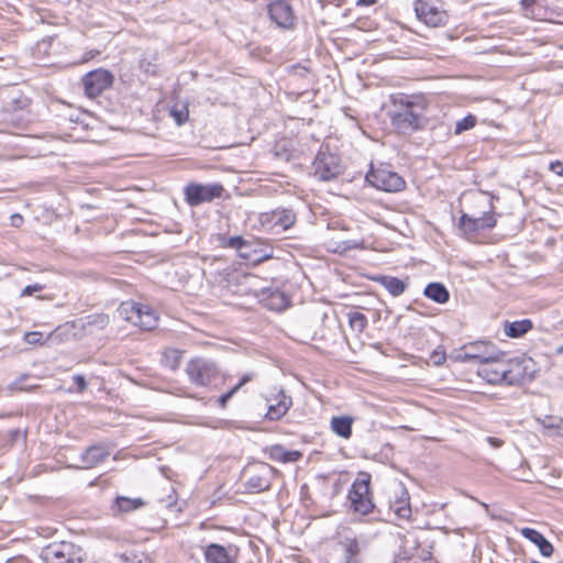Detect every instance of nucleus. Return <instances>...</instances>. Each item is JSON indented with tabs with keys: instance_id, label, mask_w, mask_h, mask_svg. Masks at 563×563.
Returning <instances> with one entry per match:
<instances>
[{
	"instance_id": "1",
	"label": "nucleus",
	"mask_w": 563,
	"mask_h": 563,
	"mask_svg": "<svg viewBox=\"0 0 563 563\" xmlns=\"http://www.w3.org/2000/svg\"><path fill=\"white\" fill-rule=\"evenodd\" d=\"M391 102L394 110L390 112V121L398 133L407 135L422 129L427 109L422 96L393 95Z\"/></svg>"
},
{
	"instance_id": "2",
	"label": "nucleus",
	"mask_w": 563,
	"mask_h": 563,
	"mask_svg": "<svg viewBox=\"0 0 563 563\" xmlns=\"http://www.w3.org/2000/svg\"><path fill=\"white\" fill-rule=\"evenodd\" d=\"M238 284L230 290L240 296L252 295L265 308L273 311H283L290 305V298L277 286L260 287V279L253 275H236Z\"/></svg>"
},
{
	"instance_id": "3",
	"label": "nucleus",
	"mask_w": 563,
	"mask_h": 563,
	"mask_svg": "<svg viewBox=\"0 0 563 563\" xmlns=\"http://www.w3.org/2000/svg\"><path fill=\"white\" fill-rule=\"evenodd\" d=\"M478 376L492 385H518L525 374L517 361L507 360L505 353L496 351L493 360L485 361L477 371Z\"/></svg>"
},
{
	"instance_id": "4",
	"label": "nucleus",
	"mask_w": 563,
	"mask_h": 563,
	"mask_svg": "<svg viewBox=\"0 0 563 563\" xmlns=\"http://www.w3.org/2000/svg\"><path fill=\"white\" fill-rule=\"evenodd\" d=\"M475 203L477 207L482 208V210L464 212L460 219V228L467 235L479 230L490 229L496 224L492 200L484 195H477L475 197Z\"/></svg>"
},
{
	"instance_id": "5",
	"label": "nucleus",
	"mask_w": 563,
	"mask_h": 563,
	"mask_svg": "<svg viewBox=\"0 0 563 563\" xmlns=\"http://www.w3.org/2000/svg\"><path fill=\"white\" fill-rule=\"evenodd\" d=\"M118 314L141 330L151 331L157 327L158 314L147 305L134 301H124L118 308Z\"/></svg>"
},
{
	"instance_id": "6",
	"label": "nucleus",
	"mask_w": 563,
	"mask_h": 563,
	"mask_svg": "<svg viewBox=\"0 0 563 563\" xmlns=\"http://www.w3.org/2000/svg\"><path fill=\"white\" fill-rule=\"evenodd\" d=\"M84 550L73 542H53L46 545L41 558L45 563H82Z\"/></svg>"
},
{
	"instance_id": "7",
	"label": "nucleus",
	"mask_w": 563,
	"mask_h": 563,
	"mask_svg": "<svg viewBox=\"0 0 563 563\" xmlns=\"http://www.w3.org/2000/svg\"><path fill=\"white\" fill-rule=\"evenodd\" d=\"M369 483L371 475L362 474V477L353 483L349 492V500L353 511L362 516L368 515L374 509Z\"/></svg>"
},
{
	"instance_id": "8",
	"label": "nucleus",
	"mask_w": 563,
	"mask_h": 563,
	"mask_svg": "<svg viewBox=\"0 0 563 563\" xmlns=\"http://www.w3.org/2000/svg\"><path fill=\"white\" fill-rule=\"evenodd\" d=\"M224 188L219 183L198 184L190 183L184 188L185 200L190 207H197L220 198Z\"/></svg>"
},
{
	"instance_id": "9",
	"label": "nucleus",
	"mask_w": 563,
	"mask_h": 563,
	"mask_svg": "<svg viewBox=\"0 0 563 563\" xmlns=\"http://www.w3.org/2000/svg\"><path fill=\"white\" fill-rule=\"evenodd\" d=\"M496 351L495 345L488 341H475L464 344L453 357L459 362L474 361L482 365L485 361L493 360Z\"/></svg>"
},
{
	"instance_id": "10",
	"label": "nucleus",
	"mask_w": 563,
	"mask_h": 563,
	"mask_svg": "<svg viewBox=\"0 0 563 563\" xmlns=\"http://www.w3.org/2000/svg\"><path fill=\"white\" fill-rule=\"evenodd\" d=\"M365 178L373 187L388 192L399 191L404 189L406 185L400 175L386 167L372 168L366 174Z\"/></svg>"
},
{
	"instance_id": "11",
	"label": "nucleus",
	"mask_w": 563,
	"mask_h": 563,
	"mask_svg": "<svg viewBox=\"0 0 563 563\" xmlns=\"http://www.w3.org/2000/svg\"><path fill=\"white\" fill-rule=\"evenodd\" d=\"M186 373L192 384L208 386L217 378L219 371L213 362L197 357L189 361L186 366Z\"/></svg>"
},
{
	"instance_id": "12",
	"label": "nucleus",
	"mask_w": 563,
	"mask_h": 563,
	"mask_svg": "<svg viewBox=\"0 0 563 563\" xmlns=\"http://www.w3.org/2000/svg\"><path fill=\"white\" fill-rule=\"evenodd\" d=\"M296 216L290 209H277L260 216L262 227L274 234H279L294 225Z\"/></svg>"
},
{
	"instance_id": "13",
	"label": "nucleus",
	"mask_w": 563,
	"mask_h": 563,
	"mask_svg": "<svg viewBox=\"0 0 563 563\" xmlns=\"http://www.w3.org/2000/svg\"><path fill=\"white\" fill-rule=\"evenodd\" d=\"M313 173L323 181L334 179L341 173L339 156L321 150L313 162Z\"/></svg>"
},
{
	"instance_id": "14",
	"label": "nucleus",
	"mask_w": 563,
	"mask_h": 563,
	"mask_svg": "<svg viewBox=\"0 0 563 563\" xmlns=\"http://www.w3.org/2000/svg\"><path fill=\"white\" fill-rule=\"evenodd\" d=\"M413 9L417 18L428 26L437 27L445 24L446 12L441 10L433 0H416Z\"/></svg>"
},
{
	"instance_id": "15",
	"label": "nucleus",
	"mask_w": 563,
	"mask_h": 563,
	"mask_svg": "<svg viewBox=\"0 0 563 563\" xmlns=\"http://www.w3.org/2000/svg\"><path fill=\"white\" fill-rule=\"evenodd\" d=\"M113 82V76L109 70L96 69L82 77L85 93L89 98H96L108 89Z\"/></svg>"
},
{
	"instance_id": "16",
	"label": "nucleus",
	"mask_w": 563,
	"mask_h": 563,
	"mask_svg": "<svg viewBox=\"0 0 563 563\" xmlns=\"http://www.w3.org/2000/svg\"><path fill=\"white\" fill-rule=\"evenodd\" d=\"M239 548L234 544L210 543L203 548L206 563H239Z\"/></svg>"
},
{
	"instance_id": "17",
	"label": "nucleus",
	"mask_w": 563,
	"mask_h": 563,
	"mask_svg": "<svg viewBox=\"0 0 563 563\" xmlns=\"http://www.w3.org/2000/svg\"><path fill=\"white\" fill-rule=\"evenodd\" d=\"M338 544L343 553L342 563H362L361 553L366 542L361 541L355 533L349 531L340 536Z\"/></svg>"
},
{
	"instance_id": "18",
	"label": "nucleus",
	"mask_w": 563,
	"mask_h": 563,
	"mask_svg": "<svg viewBox=\"0 0 563 563\" xmlns=\"http://www.w3.org/2000/svg\"><path fill=\"white\" fill-rule=\"evenodd\" d=\"M268 14L279 27L290 29L294 25V10L286 0H272L268 4Z\"/></svg>"
},
{
	"instance_id": "19",
	"label": "nucleus",
	"mask_w": 563,
	"mask_h": 563,
	"mask_svg": "<svg viewBox=\"0 0 563 563\" xmlns=\"http://www.w3.org/2000/svg\"><path fill=\"white\" fill-rule=\"evenodd\" d=\"M110 452L103 445H91L80 456L82 463L81 468H92L103 462Z\"/></svg>"
},
{
	"instance_id": "20",
	"label": "nucleus",
	"mask_w": 563,
	"mask_h": 563,
	"mask_svg": "<svg viewBox=\"0 0 563 563\" xmlns=\"http://www.w3.org/2000/svg\"><path fill=\"white\" fill-rule=\"evenodd\" d=\"M520 533L522 537L536 544L543 556L550 558L553 554V545L538 530L526 527L520 530Z\"/></svg>"
},
{
	"instance_id": "21",
	"label": "nucleus",
	"mask_w": 563,
	"mask_h": 563,
	"mask_svg": "<svg viewBox=\"0 0 563 563\" xmlns=\"http://www.w3.org/2000/svg\"><path fill=\"white\" fill-rule=\"evenodd\" d=\"M369 279L385 287L394 297L402 295L407 289L406 283L394 276L377 275L369 277Z\"/></svg>"
},
{
	"instance_id": "22",
	"label": "nucleus",
	"mask_w": 563,
	"mask_h": 563,
	"mask_svg": "<svg viewBox=\"0 0 563 563\" xmlns=\"http://www.w3.org/2000/svg\"><path fill=\"white\" fill-rule=\"evenodd\" d=\"M239 256L246 265L256 266L260 263L272 258L271 253H266L264 249H236Z\"/></svg>"
},
{
	"instance_id": "23",
	"label": "nucleus",
	"mask_w": 563,
	"mask_h": 563,
	"mask_svg": "<svg viewBox=\"0 0 563 563\" xmlns=\"http://www.w3.org/2000/svg\"><path fill=\"white\" fill-rule=\"evenodd\" d=\"M279 396L280 398L277 404H271L268 406L266 418L269 420H278L287 413L291 406V398L286 396L283 390L279 393Z\"/></svg>"
},
{
	"instance_id": "24",
	"label": "nucleus",
	"mask_w": 563,
	"mask_h": 563,
	"mask_svg": "<svg viewBox=\"0 0 563 563\" xmlns=\"http://www.w3.org/2000/svg\"><path fill=\"white\" fill-rule=\"evenodd\" d=\"M532 321L522 319L514 322L506 321L504 323V332L509 338H520L532 329Z\"/></svg>"
},
{
	"instance_id": "25",
	"label": "nucleus",
	"mask_w": 563,
	"mask_h": 563,
	"mask_svg": "<svg viewBox=\"0 0 563 563\" xmlns=\"http://www.w3.org/2000/svg\"><path fill=\"white\" fill-rule=\"evenodd\" d=\"M390 509L400 519H409L411 517V507L409 503V495L406 489L401 490L400 497L396 498L390 504Z\"/></svg>"
},
{
	"instance_id": "26",
	"label": "nucleus",
	"mask_w": 563,
	"mask_h": 563,
	"mask_svg": "<svg viewBox=\"0 0 563 563\" xmlns=\"http://www.w3.org/2000/svg\"><path fill=\"white\" fill-rule=\"evenodd\" d=\"M353 419L349 416L333 417L331 419L332 431L341 438L350 439L352 435Z\"/></svg>"
},
{
	"instance_id": "27",
	"label": "nucleus",
	"mask_w": 563,
	"mask_h": 563,
	"mask_svg": "<svg viewBox=\"0 0 563 563\" xmlns=\"http://www.w3.org/2000/svg\"><path fill=\"white\" fill-rule=\"evenodd\" d=\"M423 295L438 303H445L450 298L448 289L441 283L428 284L423 290Z\"/></svg>"
},
{
	"instance_id": "28",
	"label": "nucleus",
	"mask_w": 563,
	"mask_h": 563,
	"mask_svg": "<svg viewBox=\"0 0 563 563\" xmlns=\"http://www.w3.org/2000/svg\"><path fill=\"white\" fill-rule=\"evenodd\" d=\"M269 456L277 462L290 463L298 461L301 453L299 451H287L282 445H274L271 448Z\"/></svg>"
},
{
	"instance_id": "29",
	"label": "nucleus",
	"mask_w": 563,
	"mask_h": 563,
	"mask_svg": "<svg viewBox=\"0 0 563 563\" xmlns=\"http://www.w3.org/2000/svg\"><path fill=\"white\" fill-rule=\"evenodd\" d=\"M144 505L142 498H129L120 496L115 499V506L120 512H129L141 508Z\"/></svg>"
},
{
	"instance_id": "30",
	"label": "nucleus",
	"mask_w": 563,
	"mask_h": 563,
	"mask_svg": "<svg viewBox=\"0 0 563 563\" xmlns=\"http://www.w3.org/2000/svg\"><path fill=\"white\" fill-rule=\"evenodd\" d=\"M245 487L254 493L265 492L269 489L271 482L262 475H254L247 479Z\"/></svg>"
},
{
	"instance_id": "31",
	"label": "nucleus",
	"mask_w": 563,
	"mask_h": 563,
	"mask_svg": "<svg viewBox=\"0 0 563 563\" xmlns=\"http://www.w3.org/2000/svg\"><path fill=\"white\" fill-rule=\"evenodd\" d=\"M181 355L183 353L178 350H166L163 354L162 362L169 369L176 371L179 367Z\"/></svg>"
},
{
	"instance_id": "32",
	"label": "nucleus",
	"mask_w": 563,
	"mask_h": 563,
	"mask_svg": "<svg viewBox=\"0 0 563 563\" xmlns=\"http://www.w3.org/2000/svg\"><path fill=\"white\" fill-rule=\"evenodd\" d=\"M254 375L251 374V373H247V374H244L240 382L234 386L232 387L228 393L223 394L220 398H219V404L221 407H225L227 402L233 397V395L242 387L244 386L245 384H247L249 382H251L253 379Z\"/></svg>"
},
{
	"instance_id": "33",
	"label": "nucleus",
	"mask_w": 563,
	"mask_h": 563,
	"mask_svg": "<svg viewBox=\"0 0 563 563\" xmlns=\"http://www.w3.org/2000/svg\"><path fill=\"white\" fill-rule=\"evenodd\" d=\"M536 421L544 429L558 431L560 429L563 418L552 415H547L544 417H537Z\"/></svg>"
},
{
	"instance_id": "34",
	"label": "nucleus",
	"mask_w": 563,
	"mask_h": 563,
	"mask_svg": "<svg viewBox=\"0 0 563 563\" xmlns=\"http://www.w3.org/2000/svg\"><path fill=\"white\" fill-rule=\"evenodd\" d=\"M349 323H350V327L357 331V332H363L365 330V328L367 327V318L365 317V314L358 312V311H354V312H349Z\"/></svg>"
},
{
	"instance_id": "35",
	"label": "nucleus",
	"mask_w": 563,
	"mask_h": 563,
	"mask_svg": "<svg viewBox=\"0 0 563 563\" xmlns=\"http://www.w3.org/2000/svg\"><path fill=\"white\" fill-rule=\"evenodd\" d=\"M9 101H8V108H11L13 110L15 109H23L27 106L29 99L23 97L20 92H16L14 90L10 91Z\"/></svg>"
},
{
	"instance_id": "36",
	"label": "nucleus",
	"mask_w": 563,
	"mask_h": 563,
	"mask_svg": "<svg viewBox=\"0 0 563 563\" xmlns=\"http://www.w3.org/2000/svg\"><path fill=\"white\" fill-rule=\"evenodd\" d=\"M110 322L109 316L104 313L92 314L87 317V324L97 329H104Z\"/></svg>"
},
{
	"instance_id": "37",
	"label": "nucleus",
	"mask_w": 563,
	"mask_h": 563,
	"mask_svg": "<svg viewBox=\"0 0 563 563\" xmlns=\"http://www.w3.org/2000/svg\"><path fill=\"white\" fill-rule=\"evenodd\" d=\"M476 124V118L472 114L466 115L462 120H459L455 124V134H461L464 131H467L474 128Z\"/></svg>"
},
{
	"instance_id": "38",
	"label": "nucleus",
	"mask_w": 563,
	"mask_h": 563,
	"mask_svg": "<svg viewBox=\"0 0 563 563\" xmlns=\"http://www.w3.org/2000/svg\"><path fill=\"white\" fill-rule=\"evenodd\" d=\"M188 114L189 112L186 107L181 109L174 107L170 110V115L173 117L177 125H183L188 120Z\"/></svg>"
},
{
	"instance_id": "39",
	"label": "nucleus",
	"mask_w": 563,
	"mask_h": 563,
	"mask_svg": "<svg viewBox=\"0 0 563 563\" xmlns=\"http://www.w3.org/2000/svg\"><path fill=\"white\" fill-rule=\"evenodd\" d=\"M446 360V354H445V351L441 347V346H438L431 354H430V361L432 362L433 365L435 366H440L442 365Z\"/></svg>"
},
{
	"instance_id": "40",
	"label": "nucleus",
	"mask_w": 563,
	"mask_h": 563,
	"mask_svg": "<svg viewBox=\"0 0 563 563\" xmlns=\"http://www.w3.org/2000/svg\"><path fill=\"white\" fill-rule=\"evenodd\" d=\"M43 334L37 331L26 332L24 334V341L29 344H37L41 342Z\"/></svg>"
},
{
	"instance_id": "41",
	"label": "nucleus",
	"mask_w": 563,
	"mask_h": 563,
	"mask_svg": "<svg viewBox=\"0 0 563 563\" xmlns=\"http://www.w3.org/2000/svg\"><path fill=\"white\" fill-rule=\"evenodd\" d=\"M73 380L75 382V384L77 385V391L78 393H82L84 390H86L88 384H87V380L86 378L82 376V375H75L73 377Z\"/></svg>"
},
{
	"instance_id": "42",
	"label": "nucleus",
	"mask_w": 563,
	"mask_h": 563,
	"mask_svg": "<svg viewBox=\"0 0 563 563\" xmlns=\"http://www.w3.org/2000/svg\"><path fill=\"white\" fill-rule=\"evenodd\" d=\"M43 289V286L40 285V284H34V285H27L23 290H22V295L23 296H31L33 295L35 291H40Z\"/></svg>"
},
{
	"instance_id": "43",
	"label": "nucleus",
	"mask_w": 563,
	"mask_h": 563,
	"mask_svg": "<svg viewBox=\"0 0 563 563\" xmlns=\"http://www.w3.org/2000/svg\"><path fill=\"white\" fill-rule=\"evenodd\" d=\"M549 169L559 176H563V163L559 161L551 162Z\"/></svg>"
},
{
	"instance_id": "44",
	"label": "nucleus",
	"mask_w": 563,
	"mask_h": 563,
	"mask_svg": "<svg viewBox=\"0 0 563 563\" xmlns=\"http://www.w3.org/2000/svg\"><path fill=\"white\" fill-rule=\"evenodd\" d=\"M23 223V217L19 213H14L10 217V224L14 228L21 227Z\"/></svg>"
},
{
	"instance_id": "45",
	"label": "nucleus",
	"mask_w": 563,
	"mask_h": 563,
	"mask_svg": "<svg viewBox=\"0 0 563 563\" xmlns=\"http://www.w3.org/2000/svg\"><path fill=\"white\" fill-rule=\"evenodd\" d=\"M486 441L495 449L503 446L504 441L495 437H488Z\"/></svg>"
},
{
	"instance_id": "46",
	"label": "nucleus",
	"mask_w": 563,
	"mask_h": 563,
	"mask_svg": "<svg viewBox=\"0 0 563 563\" xmlns=\"http://www.w3.org/2000/svg\"><path fill=\"white\" fill-rule=\"evenodd\" d=\"M121 561L124 562V563H135L136 561V555L133 554L132 552L130 553H123L121 554L120 556Z\"/></svg>"
},
{
	"instance_id": "47",
	"label": "nucleus",
	"mask_w": 563,
	"mask_h": 563,
	"mask_svg": "<svg viewBox=\"0 0 563 563\" xmlns=\"http://www.w3.org/2000/svg\"><path fill=\"white\" fill-rule=\"evenodd\" d=\"M228 246H244V240L241 236H233L230 239Z\"/></svg>"
},
{
	"instance_id": "48",
	"label": "nucleus",
	"mask_w": 563,
	"mask_h": 563,
	"mask_svg": "<svg viewBox=\"0 0 563 563\" xmlns=\"http://www.w3.org/2000/svg\"><path fill=\"white\" fill-rule=\"evenodd\" d=\"M378 0H358L357 5L368 7L377 3Z\"/></svg>"
},
{
	"instance_id": "49",
	"label": "nucleus",
	"mask_w": 563,
	"mask_h": 563,
	"mask_svg": "<svg viewBox=\"0 0 563 563\" xmlns=\"http://www.w3.org/2000/svg\"><path fill=\"white\" fill-rule=\"evenodd\" d=\"M536 2V0H521L520 1V4L522 5L523 9H528L529 7H531L533 3Z\"/></svg>"
},
{
	"instance_id": "50",
	"label": "nucleus",
	"mask_w": 563,
	"mask_h": 563,
	"mask_svg": "<svg viewBox=\"0 0 563 563\" xmlns=\"http://www.w3.org/2000/svg\"><path fill=\"white\" fill-rule=\"evenodd\" d=\"M333 253L342 254V252H339V249H333Z\"/></svg>"
}]
</instances>
